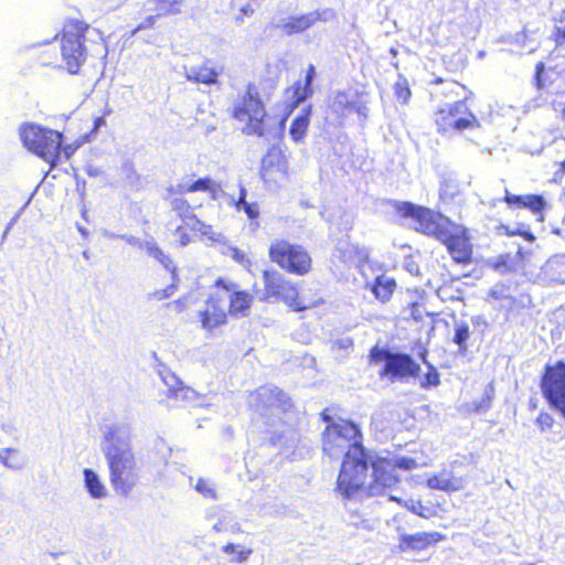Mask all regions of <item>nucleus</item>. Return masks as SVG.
<instances>
[{"instance_id": "nucleus-1", "label": "nucleus", "mask_w": 565, "mask_h": 565, "mask_svg": "<svg viewBox=\"0 0 565 565\" xmlns=\"http://www.w3.org/2000/svg\"><path fill=\"white\" fill-rule=\"evenodd\" d=\"M322 418L328 424L322 435L324 454L330 458L344 457L337 489L343 498H354L366 484L371 454L363 448L356 425L343 419L330 423L326 413Z\"/></svg>"}, {"instance_id": "nucleus-2", "label": "nucleus", "mask_w": 565, "mask_h": 565, "mask_svg": "<svg viewBox=\"0 0 565 565\" xmlns=\"http://www.w3.org/2000/svg\"><path fill=\"white\" fill-rule=\"evenodd\" d=\"M102 451L109 470V481L116 493L129 494L140 479L137 458L131 445V427L111 423L103 427Z\"/></svg>"}, {"instance_id": "nucleus-3", "label": "nucleus", "mask_w": 565, "mask_h": 565, "mask_svg": "<svg viewBox=\"0 0 565 565\" xmlns=\"http://www.w3.org/2000/svg\"><path fill=\"white\" fill-rule=\"evenodd\" d=\"M370 468L372 473H367L366 484L360 490V493L380 495L398 481V478L395 475L396 468L409 471L417 468V462L415 459L409 457L386 459L371 454L369 460V469Z\"/></svg>"}, {"instance_id": "nucleus-4", "label": "nucleus", "mask_w": 565, "mask_h": 565, "mask_svg": "<svg viewBox=\"0 0 565 565\" xmlns=\"http://www.w3.org/2000/svg\"><path fill=\"white\" fill-rule=\"evenodd\" d=\"M19 131L25 148L50 164H56L61 157V145L63 142L61 132L36 124H24Z\"/></svg>"}, {"instance_id": "nucleus-5", "label": "nucleus", "mask_w": 565, "mask_h": 565, "mask_svg": "<svg viewBox=\"0 0 565 565\" xmlns=\"http://www.w3.org/2000/svg\"><path fill=\"white\" fill-rule=\"evenodd\" d=\"M232 114L235 119L244 124L245 134L265 136L263 120L266 111L254 86L249 85L245 92L236 96L232 105Z\"/></svg>"}, {"instance_id": "nucleus-6", "label": "nucleus", "mask_w": 565, "mask_h": 565, "mask_svg": "<svg viewBox=\"0 0 565 565\" xmlns=\"http://www.w3.org/2000/svg\"><path fill=\"white\" fill-rule=\"evenodd\" d=\"M90 31L89 25L82 21L73 20L67 22L63 28L61 39V54L65 63V67L71 74H77L81 66L87 57L86 47L84 45L85 35Z\"/></svg>"}, {"instance_id": "nucleus-7", "label": "nucleus", "mask_w": 565, "mask_h": 565, "mask_svg": "<svg viewBox=\"0 0 565 565\" xmlns=\"http://www.w3.org/2000/svg\"><path fill=\"white\" fill-rule=\"evenodd\" d=\"M395 209L402 217L414 222L416 231L436 239L448 237L445 230L449 227L451 221L440 213L411 202H397Z\"/></svg>"}, {"instance_id": "nucleus-8", "label": "nucleus", "mask_w": 565, "mask_h": 565, "mask_svg": "<svg viewBox=\"0 0 565 565\" xmlns=\"http://www.w3.org/2000/svg\"><path fill=\"white\" fill-rule=\"evenodd\" d=\"M270 260L282 269L297 275H305L311 268V257L300 245L285 239H276L269 247Z\"/></svg>"}, {"instance_id": "nucleus-9", "label": "nucleus", "mask_w": 565, "mask_h": 565, "mask_svg": "<svg viewBox=\"0 0 565 565\" xmlns=\"http://www.w3.org/2000/svg\"><path fill=\"white\" fill-rule=\"evenodd\" d=\"M265 294L263 299L267 301L281 300L296 311L308 308V305L298 300V289L277 270L263 273Z\"/></svg>"}, {"instance_id": "nucleus-10", "label": "nucleus", "mask_w": 565, "mask_h": 565, "mask_svg": "<svg viewBox=\"0 0 565 565\" xmlns=\"http://www.w3.org/2000/svg\"><path fill=\"white\" fill-rule=\"evenodd\" d=\"M541 388L550 406L565 417V362L547 364L542 377Z\"/></svg>"}, {"instance_id": "nucleus-11", "label": "nucleus", "mask_w": 565, "mask_h": 565, "mask_svg": "<svg viewBox=\"0 0 565 565\" xmlns=\"http://www.w3.org/2000/svg\"><path fill=\"white\" fill-rule=\"evenodd\" d=\"M436 125L439 130L462 131L468 128L479 127L476 116L469 110L466 102L459 100L452 104H446L436 113Z\"/></svg>"}, {"instance_id": "nucleus-12", "label": "nucleus", "mask_w": 565, "mask_h": 565, "mask_svg": "<svg viewBox=\"0 0 565 565\" xmlns=\"http://www.w3.org/2000/svg\"><path fill=\"white\" fill-rule=\"evenodd\" d=\"M255 398L257 407L262 413L282 412L287 413L292 408L291 398L287 393L274 385H264L256 390Z\"/></svg>"}, {"instance_id": "nucleus-13", "label": "nucleus", "mask_w": 565, "mask_h": 565, "mask_svg": "<svg viewBox=\"0 0 565 565\" xmlns=\"http://www.w3.org/2000/svg\"><path fill=\"white\" fill-rule=\"evenodd\" d=\"M420 370L419 364L408 354L384 352V369L382 375L392 381L415 376Z\"/></svg>"}, {"instance_id": "nucleus-14", "label": "nucleus", "mask_w": 565, "mask_h": 565, "mask_svg": "<svg viewBox=\"0 0 565 565\" xmlns=\"http://www.w3.org/2000/svg\"><path fill=\"white\" fill-rule=\"evenodd\" d=\"M447 233L446 238H439L444 243L451 257L457 263H469L471 259V244L466 235V228L451 222L449 227L445 230Z\"/></svg>"}, {"instance_id": "nucleus-15", "label": "nucleus", "mask_w": 565, "mask_h": 565, "mask_svg": "<svg viewBox=\"0 0 565 565\" xmlns=\"http://www.w3.org/2000/svg\"><path fill=\"white\" fill-rule=\"evenodd\" d=\"M215 287H221L223 296L227 299V310L233 317H246L253 302V295L238 289L235 282L217 279Z\"/></svg>"}, {"instance_id": "nucleus-16", "label": "nucleus", "mask_w": 565, "mask_h": 565, "mask_svg": "<svg viewBox=\"0 0 565 565\" xmlns=\"http://www.w3.org/2000/svg\"><path fill=\"white\" fill-rule=\"evenodd\" d=\"M227 313V299L223 296L221 287H216L206 301V308L200 311L199 317L204 329L213 330L225 323Z\"/></svg>"}, {"instance_id": "nucleus-17", "label": "nucleus", "mask_w": 565, "mask_h": 565, "mask_svg": "<svg viewBox=\"0 0 565 565\" xmlns=\"http://www.w3.org/2000/svg\"><path fill=\"white\" fill-rule=\"evenodd\" d=\"M369 256L370 252L366 247L340 239L333 250L332 260L349 267L362 266L367 263Z\"/></svg>"}, {"instance_id": "nucleus-18", "label": "nucleus", "mask_w": 565, "mask_h": 565, "mask_svg": "<svg viewBox=\"0 0 565 565\" xmlns=\"http://www.w3.org/2000/svg\"><path fill=\"white\" fill-rule=\"evenodd\" d=\"M120 239H124L129 245H132L135 247H138L140 249L146 250V253L153 257L156 260H158L167 270L171 271L172 279H177V267L173 265V262L171 260L170 256L164 254V252L157 245V243L153 239L150 241H142L139 237H136L134 235H127L121 234L118 236Z\"/></svg>"}, {"instance_id": "nucleus-19", "label": "nucleus", "mask_w": 565, "mask_h": 565, "mask_svg": "<svg viewBox=\"0 0 565 565\" xmlns=\"http://www.w3.org/2000/svg\"><path fill=\"white\" fill-rule=\"evenodd\" d=\"M328 14L331 15L332 12L329 10L323 12L311 11L299 17H289L280 20L277 28L281 29L288 35L300 33L311 28L319 20L327 21Z\"/></svg>"}, {"instance_id": "nucleus-20", "label": "nucleus", "mask_w": 565, "mask_h": 565, "mask_svg": "<svg viewBox=\"0 0 565 565\" xmlns=\"http://www.w3.org/2000/svg\"><path fill=\"white\" fill-rule=\"evenodd\" d=\"M169 192L171 196L190 192H207L210 193L211 199L216 200L218 189L211 178H200L196 180L184 178L178 184L172 185L169 189Z\"/></svg>"}, {"instance_id": "nucleus-21", "label": "nucleus", "mask_w": 565, "mask_h": 565, "mask_svg": "<svg viewBox=\"0 0 565 565\" xmlns=\"http://www.w3.org/2000/svg\"><path fill=\"white\" fill-rule=\"evenodd\" d=\"M262 173L265 181L279 182L286 178L287 162L278 150H270L262 161Z\"/></svg>"}, {"instance_id": "nucleus-22", "label": "nucleus", "mask_w": 565, "mask_h": 565, "mask_svg": "<svg viewBox=\"0 0 565 565\" xmlns=\"http://www.w3.org/2000/svg\"><path fill=\"white\" fill-rule=\"evenodd\" d=\"M504 202L512 209H529L534 214H540V221L543 220L541 212L545 207L546 202L542 195H516L505 190Z\"/></svg>"}, {"instance_id": "nucleus-23", "label": "nucleus", "mask_w": 565, "mask_h": 565, "mask_svg": "<svg viewBox=\"0 0 565 565\" xmlns=\"http://www.w3.org/2000/svg\"><path fill=\"white\" fill-rule=\"evenodd\" d=\"M444 535L439 532H418L401 536V550H424L431 543L440 542Z\"/></svg>"}, {"instance_id": "nucleus-24", "label": "nucleus", "mask_w": 565, "mask_h": 565, "mask_svg": "<svg viewBox=\"0 0 565 565\" xmlns=\"http://www.w3.org/2000/svg\"><path fill=\"white\" fill-rule=\"evenodd\" d=\"M83 477L84 487L92 499L103 500L108 497V490L97 472L90 468H85Z\"/></svg>"}, {"instance_id": "nucleus-25", "label": "nucleus", "mask_w": 565, "mask_h": 565, "mask_svg": "<svg viewBox=\"0 0 565 565\" xmlns=\"http://www.w3.org/2000/svg\"><path fill=\"white\" fill-rule=\"evenodd\" d=\"M182 0H147L145 10L157 15L177 14L180 12Z\"/></svg>"}, {"instance_id": "nucleus-26", "label": "nucleus", "mask_w": 565, "mask_h": 565, "mask_svg": "<svg viewBox=\"0 0 565 565\" xmlns=\"http://www.w3.org/2000/svg\"><path fill=\"white\" fill-rule=\"evenodd\" d=\"M310 117L311 107L308 106L294 118L289 129L290 137L294 141L299 142L305 138L310 122Z\"/></svg>"}, {"instance_id": "nucleus-27", "label": "nucleus", "mask_w": 565, "mask_h": 565, "mask_svg": "<svg viewBox=\"0 0 565 565\" xmlns=\"http://www.w3.org/2000/svg\"><path fill=\"white\" fill-rule=\"evenodd\" d=\"M395 288L396 282L393 278L381 275L376 277L371 290L376 299H379L381 302H386L391 299Z\"/></svg>"}, {"instance_id": "nucleus-28", "label": "nucleus", "mask_w": 565, "mask_h": 565, "mask_svg": "<svg viewBox=\"0 0 565 565\" xmlns=\"http://www.w3.org/2000/svg\"><path fill=\"white\" fill-rule=\"evenodd\" d=\"M185 76L188 81L210 85L216 83L218 72L213 67L202 65L200 67H191L186 70Z\"/></svg>"}, {"instance_id": "nucleus-29", "label": "nucleus", "mask_w": 565, "mask_h": 565, "mask_svg": "<svg viewBox=\"0 0 565 565\" xmlns=\"http://www.w3.org/2000/svg\"><path fill=\"white\" fill-rule=\"evenodd\" d=\"M329 107L337 116L344 117L348 113L353 110V107H355V100L344 92H337L331 97Z\"/></svg>"}, {"instance_id": "nucleus-30", "label": "nucleus", "mask_w": 565, "mask_h": 565, "mask_svg": "<svg viewBox=\"0 0 565 565\" xmlns=\"http://www.w3.org/2000/svg\"><path fill=\"white\" fill-rule=\"evenodd\" d=\"M427 486L430 489L443 491H458L462 488L460 479L449 478L447 475L434 476L427 480Z\"/></svg>"}, {"instance_id": "nucleus-31", "label": "nucleus", "mask_w": 565, "mask_h": 565, "mask_svg": "<svg viewBox=\"0 0 565 565\" xmlns=\"http://www.w3.org/2000/svg\"><path fill=\"white\" fill-rule=\"evenodd\" d=\"M186 226L193 231L200 232L207 239L217 243L220 245V248L222 247L223 243L227 242L222 233L215 231L213 226L204 224L198 217L194 220L193 223L186 222Z\"/></svg>"}, {"instance_id": "nucleus-32", "label": "nucleus", "mask_w": 565, "mask_h": 565, "mask_svg": "<svg viewBox=\"0 0 565 565\" xmlns=\"http://www.w3.org/2000/svg\"><path fill=\"white\" fill-rule=\"evenodd\" d=\"M171 207L181 217L183 224L186 226V222L193 223L196 216L192 213L193 206L182 198H171Z\"/></svg>"}, {"instance_id": "nucleus-33", "label": "nucleus", "mask_w": 565, "mask_h": 565, "mask_svg": "<svg viewBox=\"0 0 565 565\" xmlns=\"http://www.w3.org/2000/svg\"><path fill=\"white\" fill-rule=\"evenodd\" d=\"M0 462L10 469L20 470L25 466V459L17 449L6 448L0 451Z\"/></svg>"}, {"instance_id": "nucleus-34", "label": "nucleus", "mask_w": 565, "mask_h": 565, "mask_svg": "<svg viewBox=\"0 0 565 565\" xmlns=\"http://www.w3.org/2000/svg\"><path fill=\"white\" fill-rule=\"evenodd\" d=\"M495 395L493 382L488 383L483 390L482 397L472 402L473 411L477 413H486L492 406V401Z\"/></svg>"}, {"instance_id": "nucleus-35", "label": "nucleus", "mask_w": 565, "mask_h": 565, "mask_svg": "<svg viewBox=\"0 0 565 565\" xmlns=\"http://www.w3.org/2000/svg\"><path fill=\"white\" fill-rule=\"evenodd\" d=\"M170 398H174L175 401L184 404L201 405L200 399L202 397L193 388L182 384L177 391H174Z\"/></svg>"}, {"instance_id": "nucleus-36", "label": "nucleus", "mask_w": 565, "mask_h": 565, "mask_svg": "<svg viewBox=\"0 0 565 565\" xmlns=\"http://www.w3.org/2000/svg\"><path fill=\"white\" fill-rule=\"evenodd\" d=\"M247 191L244 186L239 188V198L235 201V207L237 211H244L250 220H256L259 215L257 203H249L246 201Z\"/></svg>"}, {"instance_id": "nucleus-37", "label": "nucleus", "mask_w": 565, "mask_h": 565, "mask_svg": "<svg viewBox=\"0 0 565 565\" xmlns=\"http://www.w3.org/2000/svg\"><path fill=\"white\" fill-rule=\"evenodd\" d=\"M220 252L223 255L230 256L233 260H235L236 263H238L239 265H242L245 268H248L252 265L249 257L246 255V253L244 250L230 245L227 242L223 243Z\"/></svg>"}, {"instance_id": "nucleus-38", "label": "nucleus", "mask_w": 565, "mask_h": 565, "mask_svg": "<svg viewBox=\"0 0 565 565\" xmlns=\"http://www.w3.org/2000/svg\"><path fill=\"white\" fill-rule=\"evenodd\" d=\"M222 551L225 554L232 556L231 561L237 562V563H243V562L247 561V558L249 557V555L252 553L250 550L241 548L239 545L232 544V543L224 545L222 547Z\"/></svg>"}, {"instance_id": "nucleus-39", "label": "nucleus", "mask_w": 565, "mask_h": 565, "mask_svg": "<svg viewBox=\"0 0 565 565\" xmlns=\"http://www.w3.org/2000/svg\"><path fill=\"white\" fill-rule=\"evenodd\" d=\"M312 94V87L309 84L297 82L292 87L294 106H298Z\"/></svg>"}, {"instance_id": "nucleus-40", "label": "nucleus", "mask_w": 565, "mask_h": 565, "mask_svg": "<svg viewBox=\"0 0 565 565\" xmlns=\"http://www.w3.org/2000/svg\"><path fill=\"white\" fill-rule=\"evenodd\" d=\"M469 326L466 322L461 321L455 324L454 342L459 345L462 352L467 350L466 342L469 339Z\"/></svg>"}, {"instance_id": "nucleus-41", "label": "nucleus", "mask_w": 565, "mask_h": 565, "mask_svg": "<svg viewBox=\"0 0 565 565\" xmlns=\"http://www.w3.org/2000/svg\"><path fill=\"white\" fill-rule=\"evenodd\" d=\"M161 379L168 388V397H171L174 391H177L183 384L174 373L168 371L161 373Z\"/></svg>"}, {"instance_id": "nucleus-42", "label": "nucleus", "mask_w": 565, "mask_h": 565, "mask_svg": "<svg viewBox=\"0 0 565 565\" xmlns=\"http://www.w3.org/2000/svg\"><path fill=\"white\" fill-rule=\"evenodd\" d=\"M194 488L204 498L216 499V490L211 481L200 478L198 479Z\"/></svg>"}, {"instance_id": "nucleus-43", "label": "nucleus", "mask_w": 565, "mask_h": 565, "mask_svg": "<svg viewBox=\"0 0 565 565\" xmlns=\"http://www.w3.org/2000/svg\"><path fill=\"white\" fill-rule=\"evenodd\" d=\"M439 383H440V381H439L438 371L434 366L429 365V370L425 374L424 380L422 381V386L423 387H431V386L436 387L439 385Z\"/></svg>"}, {"instance_id": "nucleus-44", "label": "nucleus", "mask_w": 565, "mask_h": 565, "mask_svg": "<svg viewBox=\"0 0 565 565\" xmlns=\"http://www.w3.org/2000/svg\"><path fill=\"white\" fill-rule=\"evenodd\" d=\"M395 94L398 99H401L403 103H407L411 98V89L407 86V81L405 78L399 79L395 84Z\"/></svg>"}, {"instance_id": "nucleus-45", "label": "nucleus", "mask_w": 565, "mask_h": 565, "mask_svg": "<svg viewBox=\"0 0 565 565\" xmlns=\"http://www.w3.org/2000/svg\"><path fill=\"white\" fill-rule=\"evenodd\" d=\"M489 295L493 299H497V300H499V299H510L511 298L509 287H507L505 285H502V284H498V285L493 286L490 289Z\"/></svg>"}, {"instance_id": "nucleus-46", "label": "nucleus", "mask_w": 565, "mask_h": 565, "mask_svg": "<svg viewBox=\"0 0 565 565\" xmlns=\"http://www.w3.org/2000/svg\"><path fill=\"white\" fill-rule=\"evenodd\" d=\"M536 424L540 426L542 431H545L546 429H550L553 426L554 419L550 414L542 413L536 418Z\"/></svg>"}, {"instance_id": "nucleus-47", "label": "nucleus", "mask_w": 565, "mask_h": 565, "mask_svg": "<svg viewBox=\"0 0 565 565\" xmlns=\"http://www.w3.org/2000/svg\"><path fill=\"white\" fill-rule=\"evenodd\" d=\"M405 507L417 515H420V516L424 515L423 514L424 507L422 505L420 501L408 500L405 502Z\"/></svg>"}, {"instance_id": "nucleus-48", "label": "nucleus", "mask_w": 565, "mask_h": 565, "mask_svg": "<svg viewBox=\"0 0 565 565\" xmlns=\"http://www.w3.org/2000/svg\"><path fill=\"white\" fill-rule=\"evenodd\" d=\"M160 15H157L156 13H152L150 14L149 17H147L145 19V21L142 23H140L135 30H134V34H136L138 31L140 30H143V29H147V28H151L153 24H154V21H156V18H159Z\"/></svg>"}, {"instance_id": "nucleus-49", "label": "nucleus", "mask_w": 565, "mask_h": 565, "mask_svg": "<svg viewBox=\"0 0 565 565\" xmlns=\"http://www.w3.org/2000/svg\"><path fill=\"white\" fill-rule=\"evenodd\" d=\"M175 234L179 236V238H180V244H181L182 246H185V245H188V244L191 242L189 234H186V233L183 231L182 226H179V227L175 230Z\"/></svg>"}, {"instance_id": "nucleus-50", "label": "nucleus", "mask_w": 565, "mask_h": 565, "mask_svg": "<svg viewBox=\"0 0 565 565\" xmlns=\"http://www.w3.org/2000/svg\"><path fill=\"white\" fill-rule=\"evenodd\" d=\"M315 76H316V68L313 65H309L308 70H307V74H306V78H305V82L306 84H309V85H312V82L315 79Z\"/></svg>"}, {"instance_id": "nucleus-51", "label": "nucleus", "mask_w": 565, "mask_h": 565, "mask_svg": "<svg viewBox=\"0 0 565 565\" xmlns=\"http://www.w3.org/2000/svg\"><path fill=\"white\" fill-rule=\"evenodd\" d=\"M174 291V286L171 285L162 291H158L157 295L160 299L170 297Z\"/></svg>"}, {"instance_id": "nucleus-52", "label": "nucleus", "mask_w": 565, "mask_h": 565, "mask_svg": "<svg viewBox=\"0 0 565 565\" xmlns=\"http://www.w3.org/2000/svg\"><path fill=\"white\" fill-rule=\"evenodd\" d=\"M86 172L90 177H98L102 173V170L98 167L89 166L87 167Z\"/></svg>"}, {"instance_id": "nucleus-53", "label": "nucleus", "mask_w": 565, "mask_h": 565, "mask_svg": "<svg viewBox=\"0 0 565 565\" xmlns=\"http://www.w3.org/2000/svg\"><path fill=\"white\" fill-rule=\"evenodd\" d=\"M353 110H355L359 115L363 116V117H366V106L364 105H359L356 102H355V107H353Z\"/></svg>"}, {"instance_id": "nucleus-54", "label": "nucleus", "mask_w": 565, "mask_h": 565, "mask_svg": "<svg viewBox=\"0 0 565 565\" xmlns=\"http://www.w3.org/2000/svg\"><path fill=\"white\" fill-rule=\"evenodd\" d=\"M239 11L243 15H252L254 13V9L250 7V4L243 6Z\"/></svg>"}, {"instance_id": "nucleus-55", "label": "nucleus", "mask_w": 565, "mask_h": 565, "mask_svg": "<svg viewBox=\"0 0 565 565\" xmlns=\"http://www.w3.org/2000/svg\"><path fill=\"white\" fill-rule=\"evenodd\" d=\"M122 171L130 178L132 174H135V170H134V167L132 164L130 163H125L122 166Z\"/></svg>"}, {"instance_id": "nucleus-56", "label": "nucleus", "mask_w": 565, "mask_h": 565, "mask_svg": "<svg viewBox=\"0 0 565 565\" xmlns=\"http://www.w3.org/2000/svg\"><path fill=\"white\" fill-rule=\"evenodd\" d=\"M543 70V64H537L536 65V82H537V86L541 87L542 84H541V71Z\"/></svg>"}, {"instance_id": "nucleus-57", "label": "nucleus", "mask_w": 565, "mask_h": 565, "mask_svg": "<svg viewBox=\"0 0 565 565\" xmlns=\"http://www.w3.org/2000/svg\"><path fill=\"white\" fill-rule=\"evenodd\" d=\"M558 33L565 39V17L561 20V25L557 26Z\"/></svg>"}, {"instance_id": "nucleus-58", "label": "nucleus", "mask_w": 565, "mask_h": 565, "mask_svg": "<svg viewBox=\"0 0 565 565\" xmlns=\"http://www.w3.org/2000/svg\"><path fill=\"white\" fill-rule=\"evenodd\" d=\"M73 150L71 147H65L63 150L61 149V154L63 153L65 159H68L72 154Z\"/></svg>"}, {"instance_id": "nucleus-59", "label": "nucleus", "mask_w": 565, "mask_h": 565, "mask_svg": "<svg viewBox=\"0 0 565 565\" xmlns=\"http://www.w3.org/2000/svg\"><path fill=\"white\" fill-rule=\"evenodd\" d=\"M120 235H121V234H115V233H113V232H107V231H105V233H104V236H105V237H107V238H111V239H113V238H119L118 236H120Z\"/></svg>"}, {"instance_id": "nucleus-60", "label": "nucleus", "mask_w": 565, "mask_h": 565, "mask_svg": "<svg viewBox=\"0 0 565 565\" xmlns=\"http://www.w3.org/2000/svg\"><path fill=\"white\" fill-rule=\"evenodd\" d=\"M213 530L216 531V532H222L224 531V526L222 524V522H217L213 525Z\"/></svg>"}, {"instance_id": "nucleus-61", "label": "nucleus", "mask_w": 565, "mask_h": 565, "mask_svg": "<svg viewBox=\"0 0 565 565\" xmlns=\"http://www.w3.org/2000/svg\"><path fill=\"white\" fill-rule=\"evenodd\" d=\"M15 222V217L9 223V225L7 226V230L4 232V235L9 232V230L11 228V226L13 225V223Z\"/></svg>"}, {"instance_id": "nucleus-62", "label": "nucleus", "mask_w": 565, "mask_h": 565, "mask_svg": "<svg viewBox=\"0 0 565 565\" xmlns=\"http://www.w3.org/2000/svg\"><path fill=\"white\" fill-rule=\"evenodd\" d=\"M83 257H84V258H86V259H88V258H89V255H88V252H87V250L83 252Z\"/></svg>"}, {"instance_id": "nucleus-63", "label": "nucleus", "mask_w": 565, "mask_h": 565, "mask_svg": "<svg viewBox=\"0 0 565 565\" xmlns=\"http://www.w3.org/2000/svg\"><path fill=\"white\" fill-rule=\"evenodd\" d=\"M561 167H562V171L564 172L565 171V160L561 163Z\"/></svg>"}, {"instance_id": "nucleus-64", "label": "nucleus", "mask_w": 565, "mask_h": 565, "mask_svg": "<svg viewBox=\"0 0 565 565\" xmlns=\"http://www.w3.org/2000/svg\"><path fill=\"white\" fill-rule=\"evenodd\" d=\"M391 53H392L393 55H396L397 51H396L395 49H391Z\"/></svg>"}]
</instances>
